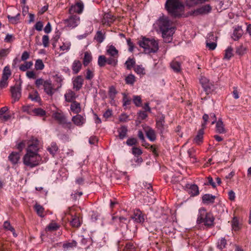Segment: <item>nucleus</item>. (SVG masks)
Wrapping results in <instances>:
<instances>
[{
  "label": "nucleus",
  "mask_w": 251,
  "mask_h": 251,
  "mask_svg": "<svg viewBox=\"0 0 251 251\" xmlns=\"http://www.w3.org/2000/svg\"><path fill=\"white\" fill-rule=\"evenodd\" d=\"M171 68L176 73H179L181 70V64L177 61L173 60L170 64Z\"/></svg>",
  "instance_id": "nucleus-27"
},
{
  "label": "nucleus",
  "mask_w": 251,
  "mask_h": 251,
  "mask_svg": "<svg viewBox=\"0 0 251 251\" xmlns=\"http://www.w3.org/2000/svg\"><path fill=\"white\" fill-rule=\"evenodd\" d=\"M243 30L241 27L238 26L235 28L232 34V38L234 40H238L242 35Z\"/></svg>",
  "instance_id": "nucleus-24"
},
{
  "label": "nucleus",
  "mask_w": 251,
  "mask_h": 251,
  "mask_svg": "<svg viewBox=\"0 0 251 251\" xmlns=\"http://www.w3.org/2000/svg\"><path fill=\"white\" fill-rule=\"evenodd\" d=\"M21 83H16L14 86L10 88L11 97L14 101H18L21 97Z\"/></svg>",
  "instance_id": "nucleus-8"
},
{
  "label": "nucleus",
  "mask_w": 251,
  "mask_h": 251,
  "mask_svg": "<svg viewBox=\"0 0 251 251\" xmlns=\"http://www.w3.org/2000/svg\"><path fill=\"white\" fill-rule=\"evenodd\" d=\"M214 220L213 215L211 213H207L204 208L202 207L199 209L197 224L203 223L207 227H210L213 225Z\"/></svg>",
  "instance_id": "nucleus-4"
},
{
  "label": "nucleus",
  "mask_w": 251,
  "mask_h": 251,
  "mask_svg": "<svg viewBox=\"0 0 251 251\" xmlns=\"http://www.w3.org/2000/svg\"><path fill=\"white\" fill-rule=\"evenodd\" d=\"M82 64L80 61L75 60L72 65V70L74 74H77L81 69Z\"/></svg>",
  "instance_id": "nucleus-25"
},
{
  "label": "nucleus",
  "mask_w": 251,
  "mask_h": 251,
  "mask_svg": "<svg viewBox=\"0 0 251 251\" xmlns=\"http://www.w3.org/2000/svg\"><path fill=\"white\" fill-rule=\"evenodd\" d=\"M68 214H70L72 217V220L71 221V225L72 226L75 227H78L81 225V220L77 215H73V208H69V212H67Z\"/></svg>",
  "instance_id": "nucleus-13"
},
{
  "label": "nucleus",
  "mask_w": 251,
  "mask_h": 251,
  "mask_svg": "<svg viewBox=\"0 0 251 251\" xmlns=\"http://www.w3.org/2000/svg\"><path fill=\"white\" fill-rule=\"evenodd\" d=\"M211 8L209 5H205L198 8L196 11V13L200 14H203L208 13L210 11Z\"/></svg>",
  "instance_id": "nucleus-31"
},
{
  "label": "nucleus",
  "mask_w": 251,
  "mask_h": 251,
  "mask_svg": "<svg viewBox=\"0 0 251 251\" xmlns=\"http://www.w3.org/2000/svg\"><path fill=\"white\" fill-rule=\"evenodd\" d=\"M131 218L138 223H143L145 221L144 215L139 209H136L134 211V214Z\"/></svg>",
  "instance_id": "nucleus-15"
},
{
  "label": "nucleus",
  "mask_w": 251,
  "mask_h": 251,
  "mask_svg": "<svg viewBox=\"0 0 251 251\" xmlns=\"http://www.w3.org/2000/svg\"><path fill=\"white\" fill-rule=\"evenodd\" d=\"M104 38V35L101 31H98L94 38V39L99 43H102Z\"/></svg>",
  "instance_id": "nucleus-41"
},
{
  "label": "nucleus",
  "mask_w": 251,
  "mask_h": 251,
  "mask_svg": "<svg viewBox=\"0 0 251 251\" xmlns=\"http://www.w3.org/2000/svg\"><path fill=\"white\" fill-rule=\"evenodd\" d=\"M118 132L120 139H123L126 136L127 127L126 126H122L118 130Z\"/></svg>",
  "instance_id": "nucleus-34"
},
{
  "label": "nucleus",
  "mask_w": 251,
  "mask_h": 251,
  "mask_svg": "<svg viewBox=\"0 0 251 251\" xmlns=\"http://www.w3.org/2000/svg\"><path fill=\"white\" fill-rule=\"evenodd\" d=\"M84 79L81 75L75 77L73 81V88L75 91H79L82 87Z\"/></svg>",
  "instance_id": "nucleus-14"
},
{
  "label": "nucleus",
  "mask_w": 251,
  "mask_h": 251,
  "mask_svg": "<svg viewBox=\"0 0 251 251\" xmlns=\"http://www.w3.org/2000/svg\"><path fill=\"white\" fill-rule=\"evenodd\" d=\"M66 26L72 29L76 27L80 23V18L77 15H71L68 18L63 21Z\"/></svg>",
  "instance_id": "nucleus-7"
},
{
  "label": "nucleus",
  "mask_w": 251,
  "mask_h": 251,
  "mask_svg": "<svg viewBox=\"0 0 251 251\" xmlns=\"http://www.w3.org/2000/svg\"><path fill=\"white\" fill-rule=\"evenodd\" d=\"M118 63V58L110 56L106 58V63L112 66H116Z\"/></svg>",
  "instance_id": "nucleus-42"
},
{
  "label": "nucleus",
  "mask_w": 251,
  "mask_h": 251,
  "mask_svg": "<svg viewBox=\"0 0 251 251\" xmlns=\"http://www.w3.org/2000/svg\"><path fill=\"white\" fill-rule=\"evenodd\" d=\"M231 226L232 229L234 231H238L240 228L239 221L235 217H233L231 221Z\"/></svg>",
  "instance_id": "nucleus-36"
},
{
  "label": "nucleus",
  "mask_w": 251,
  "mask_h": 251,
  "mask_svg": "<svg viewBox=\"0 0 251 251\" xmlns=\"http://www.w3.org/2000/svg\"><path fill=\"white\" fill-rule=\"evenodd\" d=\"M147 137L151 141H154L156 139V134L155 131L151 128L148 127L146 130Z\"/></svg>",
  "instance_id": "nucleus-23"
},
{
  "label": "nucleus",
  "mask_w": 251,
  "mask_h": 251,
  "mask_svg": "<svg viewBox=\"0 0 251 251\" xmlns=\"http://www.w3.org/2000/svg\"><path fill=\"white\" fill-rule=\"evenodd\" d=\"M9 49H4L0 50V58L6 56L10 52Z\"/></svg>",
  "instance_id": "nucleus-57"
},
{
  "label": "nucleus",
  "mask_w": 251,
  "mask_h": 251,
  "mask_svg": "<svg viewBox=\"0 0 251 251\" xmlns=\"http://www.w3.org/2000/svg\"><path fill=\"white\" fill-rule=\"evenodd\" d=\"M103 20L105 23H111L114 21L112 15L109 13H105L103 16Z\"/></svg>",
  "instance_id": "nucleus-51"
},
{
  "label": "nucleus",
  "mask_w": 251,
  "mask_h": 251,
  "mask_svg": "<svg viewBox=\"0 0 251 251\" xmlns=\"http://www.w3.org/2000/svg\"><path fill=\"white\" fill-rule=\"evenodd\" d=\"M44 68V64L41 59H37L35 64V68L37 70H42Z\"/></svg>",
  "instance_id": "nucleus-46"
},
{
  "label": "nucleus",
  "mask_w": 251,
  "mask_h": 251,
  "mask_svg": "<svg viewBox=\"0 0 251 251\" xmlns=\"http://www.w3.org/2000/svg\"><path fill=\"white\" fill-rule=\"evenodd\" d=\"M70 46H71V43H63V45L61 46L60 47V49L61 50H63V51H65V50H68L70 48Z\"/></svg>",
  "instance_id": "nucleus-62"
},
{
  "label": "nucleus",
  "mask_w": 251,
  "mask_h": 251,
  "mask_svg": "<svg viewBox=\"0 0 251 251\" xmlns=\"http://www.w3.org/2000/svg\"><path fill=\"white\" fill-rule=\"evenodd\" d=\"M138 43L141 47L144 48L146 53H155L158 50V43L153 39L143 37Z\"/></svg>",
  "instance_id": "nucleus-3"
},
{
  "label": "nucleus",
  "mask_w": 251,
  "mask_h": 251,
  "mask_svg": "<svg viewBox=\"0 0 251 251\" xmlns=\"http://www.w3.org/2000/svg\"><path fill=\"white\" fill-rule=\"evenodd\" d=\"M32 65L33 62L32 61H25L20 66L19 69L23 72H25L30 69Z\"/></svg>",
  "instance_id": "nucleus-33"
},
{
  "label": "nucleus",
  "mask_w": 251,
  "mask_h": 251,
  "mask_svg": "<svg viewBox=\"0 0 251 251\" xmlns=\"http://www.w3.org/2000/svg\"><path fill=\"white\" fill-rule=\"evenodd\" d=\"M84 8L83 3L82 1H79L72 5L69 9V13L71 15H74V13L80 14L82 12Z\"/></svg>",
  "instance_id": "nucleus-10"
},
{
  "label": "nucleus",
  "mask_w": 251,
  "mask_h": 251,
  "mask_svg": "<svg viewBox=\"0 0 251 251\" xmlns=\"http://www.w3.org/2000/svg\"><path fill=\"white\" fill-rule=\"evenodd\" d=\"M34 209L35 211H36L37 214L38 216H39L41 217H43L44 216V208L41 205L36 203L34 205Z\"/></svg>",
  "instance_id": "nucleus-37"
},
{
  "label": "nucleus",
  "mask_w": 251,
  "mask_h": 251,
  "mask_svg": "<svg viewBox=\"0 0 251 251\" xmlns=\"http://www.w3.org/2000/svg\"><path fill=\"white\" fill-rule=\"evenodd\" d=\"M203 133V129L201 128L199 130L198 134L194 139V141L195 143L200 144L202 142Z\"/></svg>",
  "instance_id": "nucleus-32"
},
{
  "label": "nucleus",
  "mask_w": 251,
  "mask_h": 251,
  "mask_svg": "<svg viewBox=\"0 0 251 251\" xmlns=\"http://www.w3.org/2000/svg\"><path fill=\"white\" fill-rule=\"evenodd\" d=\"M3 227L5 229L10 230L11 231H14V230L13 227L11 226L10 223L7 221L4 222Z\"/></svg>",
  "instance_id": "nucleus-59"
},
{
  "label": "nucleus",
  "mask_w": 251,
  "mask_h": 251,
  "mask_svg": "<svg viewBox=\"0 0 251 251\" xmlns=\"http://www.w3.org/2000/svg\"><path fill=\"white\" fill-rule=\"evenodd\" d=\"M43 88L45 93L50 96H52L55 91V89L54 88L50 80H46Z\"/></svg>",
  "instance_id": "nucleus-11"
},
{
  "label": "nucleus",
  "mask_w": 251,
  "mask_h": 251,
  "mask_svg": "<svg viewBox=\"0 0 251 251\" xmlns=\"http://www.w3.org/2000/svg\"><path fill=\"white\" fill-rule=\"evenodd\" d=\"M71 110L75 114H78L81 111L80 104L76 101H73L71 104Z\"/></svg>",
  "instance_id": "nucleus-22"
},
{
  "label": "nucleus",
  "mask_w": 251,
  "mask_h": 251,
  "mask_svg": "<svg viewBox=\"0 0 251 251\" xmlns=\"http://www.w3.org/2000/svg\"><path fill=\"white\" fill-rule=\"evenodd\" d=\"M19 16H20V14L18 13L15 16H11L10 15H8L7 16V18H8L9 21L12 24H16L19 20Z\"/></svg>",
  "instance_id": "nucleus-52"
},
{
  "label": "nucleus",
  "mask_w": 251,
  "mask_h": 251,
  "mask_svg": "<svg viewBox=\"0 0 251 251\" xmlns=\"http://www.w3.org/2000/svg\"><path fill=\"white\" fill-rule=\"evenodd\" d=\"M216 197L211 194H205L202 197V202L204 203H213Z\"/></svg>",
  "instance_id": "nucleus-28"
},
{
  "label": "nucleus",
  "mask_w": 251,
  "mask_h": 251,
  "mask_svg": "<svg viewBox=\"0 0 251 251\" xmlns=\"http://www.w3.org/2000/svg\"><path fill=\"white\" fill-rule=\"evenodd\" d=\"M29 98L32 100L38 101L40 100V97L38 94V93L36 92L34 94H30L29 95Z\"/></svg>",
  "instance_id": "nucleus-61"
},
{
  "label": "nucleus",
  "mask_w": 251,
  "mask_h": 251,
  "mask_svg": "<svg viewBox=\"0 0 251 251\" xmlns=\"http://www.w3.org/2000/svg\"><path fill=\"white\" fill-rule=\"evenodd\" d=\"M98 63L100 67H104L106 63V58L105 56L104 55L99 56Z\"/></svg>",
  "instance_id": "nucleus-49"
},
{
  "label": "nucleus",
  "mask_w": 251,
  "mask_h": 251,
  "mask_svg": "<svg viewBox=\"0 0 251 251\" xmlns=\"http://www.w3.org/2000/svg\"><path fill=\"white\" fill-rule=\"evenodd\" d=\"M165 121L164 118L161 117L159 120L156 121V127L157 129L159 131V133L160 134H162L164 132L165 129Z\"/></svg>",
  "instance_id": "nucleus-17"
},
{
  "label": "nucleus",
  "mask_w": 251,
  "mask_h": 251,
  "mask_svg": "<svg viewBox=\"0 0 251 251\" xmlns=\"http://www.w3.org/2000/svg\"><path fill=\"white\" fill-rule=\"evenodd\" d=\"M216 128L217 132L219 133H224L226 132L224 124L221 119H219L216 122Z\"/></svg>",
  "instance_id": "nucleus-30"
},
{
  "label": "nucleus",
  "mask_w": 251,
  "mask_h": 251,
  "mask_svg": "<svg viewBox=\"0 0 251 251\" xmlns=\"http://www.w3.org/2000/svg\"><path fill=\"white\" fill-rule=\"evenodd\" d=\"M15 39V37L12 34H7L4 39V41L6 43H11Z\"/></svg>",
  "instance_id": "nucleus-64"
},
{
  "label": "nucleus",
  "mask_w": 251,
  "mask_h": 251,
  "mask_svg": "<svg viewBox=\"0 0 251 251\" xmlns=\"http://www.w3.org/2000/svg\"><path fill=\"white\" fill-rule=\"evenodd\" d=\"M171 22L167 17L162 16L158 20L159 28L162 36L166 43H170L172 40V36L175 32V28L171 26Z\"/></svg>",
  "instance_id": "nucleus-1"
},
{
  "label": "nucleus",
  "mask_w": 251,
  "mask_h": 251,
  "mask_svg": "<svg viewBox=\"0 0 251 251\" xmlns=\"http://www.w3.org/2000/svg\"><path fill=\"white\" fill-rule=\"evenodd\" d=\"M124 251H136V250L132 243H128L126 244Z\"/></svg>",
  "instance_id": "nucleus-53"
},
{
  "label": "nucleus",
  "mask_w": 251,
  "mask_h": 251,
  "mask_svg": "<svg viewBox=\"0 0 251 251\" xmlns=\"http://www.w3.org/2000/svg\"><path fill=\"white\" fill-rule=\"evenodd\" d=\"M217 37L214 35L213 33H210L208 34V37L207 38L206 41L208 42H216Z\"/></svg>",
  "instance_id": "nucleus-60"
},
{
  "label": "nucleus",
  "mask_w": 251,
  "mask_h": 251,
  "mask_svg": "<svg viewBox=\"0 0 251 251\" xmlns=\"http://www.w3.org/2000/svg\"><path fill=\"white\" fill-rule=\"evenodd\" d=\"M195 151V150L194 148H191V149H189V150H188V151H187V153H188L189 157L193 159V162L196 161V159L195 158V155H194Z\"/></svg>",
  "instance_id": "nucleus-55"
},
{
  "label": "nucleus",
  "mask_w": 251,
  "mask_h": 251,
  "mask_svg": "<svg viewBox=\"0 0 251 251\" xmlns=\"http://www.w3.org/2000/svg\"><path fill=\"white\" fill-rule=\"evenodd\" d=\"M233 49L231 47H228L225 50L224 59L229 60L233 56Z\"/></svg>",
  "instance_id": "nucleus-40"
},
{
  "label": "nucleus",
  "mask_w": 251,
  "mask_h": 251,
  "mask_svg": "<svg viewBox=\"0 0 251 251\" xmlns=\"http://www.w3.org/2000/svg\"><path fill=\"white\" fill-rule=\"evenodd\" d=\"M135 72L138 75H143L146 74L145 68L142 65H137L134 68Z\"/></svg>",
  "instance_id": "nucleus-44"
},
{
  "label": "nucleus",
  "mask_w": 251,
  "mask_h": 251,
  "mask_svg": "<svg viewBox=\"0 0 251 251\" xmlns=\"http://www.w3.org/2000/svg\"><path fill=\"white\" fill-rule=\"evenodd\" d=\"M203 90L205 92L206 95H208L210 93L213 89V84L212 82L209 81L206 85H204L203 87Z\"/></svg>",
  "instance_id": "nucleus-39"
},
{
  "label": "nucleus",
  "mask_w": 251,
  "mask_h": 251,
  "mask_svg": "<svg viewBox=\"0 0 251 251\" xmlns=\"http://www.w3.org/2000/svg\"><path fill=\"white\" fill-rule=\"evenodd\" d=\"M41 160V156L38 153L33 152H26L23 157L24 164L30 168L38 166Z\"/></svg>",
  "instance_id": "nucleus-5"
},
{
  "label": "nucleus",
  "mask_w": 251,
  "mask_h": 251,
  "mask_svg": "<svg viewBox=\"0 0 251 251\" xmlns=\"http://www.w3.org/2000/svg\"><path fill=\"white\" fill-rule=\"evenodd\" d=\"M106 52L107 54L110 56H113L117 58L118 57V50L113 45H110L107 47Z\"/></svg>",
  "instance_id": "nucleus-20"
},
{
  "label": "nucleus",
  "mask_w": 251,
  "mask_h": 251,
  "mask_svg": "<svg viewBox=\"0 0 251 251\" xmlns=\"http://www.w3.org/2000/svg\"><path fill=\"white\" fill-rule=\"evenodd\" d=\"M247 50V47L242 44L236 48V53L241 56L246 53Z\"/></svg>",
  "instance_id": "nucleus-29"
},
{
  "label": "nucleus",
  "mask_w": 251,
  "mask_h": 251,
  "mask_svg": "<svg viewBox=\"0 0 251 251\" xmlns=\"http://www.w3.org/2000/svg\"><path fill=\"white\" fill-rule=\"evenodd\" d=\"M42 43H43V46L45 48L48 47L49 46V37L48 35H45L43 36Z\"/></svg>",
  "instance_id": "nucleus-54"
},
{
  "label": "nucleus",
  "mask_w": 251,
  "mask_h": 251,
  "mask_svg": "<svg viewBox=\"0 0 251 251\" xmlns=\"http://www.w3.org/2000/svg\"><path fill=\"white\" fill-rule=\"evenodd\" d=\"M125 81L126 84L133 85L135 81V77L132 74H129L125 78Z\"/></svg>",
  "instance_id": "nucleus-43"
},
{
  "label": "nucleus",
  "mask_w": 251,
  "mask_h": 251,
  "mask_svg": "<svg viewBox=\"0 0 251 251\" xmlns=\"http://www.w3.org/2000/svg\"><path fill=\"white\" fill-rule=\"evenodd\" d=\"M37 142L38 141L36 140L35 143L30 144L26 149V152L38 153L37 152L39 148Z\"/></svg>",
  "instance_id": "nucleus-26"
},
{
  "label": "nucleus",
  "mask_w": 251,
  "mask_h": 251,
  "mask_svg": "<svg viewBox=\"0 0 251 251\" xmlns=\"http://www.w3.org/2000/svg\"><path fill=\"white\" fill-rule=\"evenodd\" d=\"M92 60V55L90 53L88 52V51H86L84 53V57L83 58V65L85 66H87L89 63Z\"/></svg>",
  "instance_id": "nucleus-38"
},
{
  "label": "nucleus",
  "mask_w": 251,
  "mask_h": 251,
  "mask_svg": "<svg viewBox=\"0 0 251 251\" xmlns=\"http://www.w3.org/2000/svg\"><path fill=\"white\" fill-rule=\"evenodd\" d=\"M226 240L225 239V238H221V239H220L218 242L217 247L219 249L222 250L226 247Z\"/></svg>",
  "instance_id": "nucleus-47"
},
{
  "label": "nucleus",
  "mask_w": 251,
  "mask_h": 251,
  "mask_svg": "<svg viewBox=\"0 0 251 251\" xmlns=\"http://www.w3.org/2000/svg\"><path fill=\"white\" fill-rule=\"evenodd\" d=\"M72 122L78 126H81L86 122V119L82 115L77 114L72 117Z\"/></svg>",
  "instance_id": "nucleus-16"
},
{
  "label": "nucleus",
  "mask_w": 251,
  "mask_h": 251,
  "mask_svg": "<svg viewBox=\"0 0 251 251\" xmlns=\"http://www.w3.org/2000/svg\"><path fill=\"white\" fill-rule=\"evenodd\" d=\"M9 160L13 164H16L20 158V153L18 152H12L8 156Z\"/></svg>",
  "instance_id": "nucleus-19"
},
{
  "label": "nucleus",
  "mask_w": 251,
  "mask_h": 251,
  "mask_svg": "<svg viewBox=\"0 0 251 251\" xmlns=\"http://www.w3.org/2000/svg\"><path fill=\"white\" fill-rule=\"evenodd\" d=\"M52 117L57 121L59 124L66 125L69 127L71 126V123L67 121L66 117L63 113L55 112L53 114Z\"/></svg>",
  "instance_id": "nucleus-9"
},
{
  "label": "nucleus",
  "mask_w": 251,
  "mask_h": 251,
  "mask_svg": "<svg viewBox=\"0 0 251 251\" xmlns=\"http://www.w3.org/2000/svg\"><path fill=\"white\" fill-rule=\"evenodd\" d=\"M165 8L171 16L176 17L180 15L184 6L180 0H167Z\"/></svg>",
  "instance_id": "nucleus-2"
},
{
  "label": "nucleus",
  "mask_w": 251,
  "mask_h": 251,
  "mask_svg": "<svg viewBox=\"0 0 251 251\" xmlns=\"http://www.w3.org/2000/svg\"><path fill=\"white\" fill-rule=\"evenodd\" d=\"M127 220L124 217L112 216L111 223L120 226H127Z\"/></svg>",
  "instance_id": "nucleus-12"
},
{
  "label": "nucleus",
  "mask_w": 251,
  "mask_h": 251,
  "mask_svg": "<svg viewBox=\"0 0 251 251\" xmlns=\"http://www.w3.org/2000/svg\"><path fill=\"white\" fill-rule=\"evenodd\" d=\"M206 47L209 48L210 50H214L217 44L216 42L212 41V42H208L206 41Z\"/></svg>",
  "instance_id": "nucleus-56"
},
{
  "label": "nucleus",
  "mask_w": 251,
  "mask_h": 251,
  "mask_svg": "<svg viewBox=\"0 0 251 251\" xmlns=\"http://www.w3.org/2000/svg\"><path fill=\"white\" fill-rule=\"evenodd\" d=\"M11 75V71L8 66H5L2 71V75L0 79V89H3L8 86V79Z\"/></svg>",
  "instance_id": "nucleus-6"
},
{
  "label": "nucleus",
  "mask_w": 251,
  "mask_h": 251,
  "mask_svg": "<svg viewBox=\"0 0 251 251\" xmlns=\"http://www.w3.org/2000/svg\"><path fill=\"white\" fill-rule=\"evenodd\" d=\"M76 97L75 93L71 90H69L65 94L66 101L69 102L75 101L74 100L75 99Z\"/></svg>",
  "instance_id": "nucleus-21"
},
{
  "label": "nucleus",
  "mask_w": 251,
  "mask_h": 251,
  "mask_svg": "<svg viewBox=\"0 0 251 251\" xmlns=\"http://www.w3.org/2000/svg\"><path fill=\"white\" fill-rule=\"evenodd\" d=\"M126 143L127 145L131 146L137 143V140L134 138H129L127 140Z\"/></svg>",
  "instance_id": "nucleus-63"
},
{
  "label": "nucleus",
  "mask_w": 251,
  "mask_h": 251,
  "mask_svg": "<svg viewBox=\"0 0 251 251\" xmlns=\"http://www.w3.org/2000/svg\"><path fill=\"white\" fill-rule=\"evenodd\" d=\"M133 101L136 106H140L141 105L142 103V100L141 97L139 96H133Z\"/></svg>",
  "instance_id": "nucleus-50"
},
{
  "label": "nucleus",
  "mask_w": 251,
  "mask_h": 251,
  "mask_svg": "<svg viewBox=\"0 0 251 251\" xmlns=\"http://www.w3.org/2000/svg\"><path fill=\"white\" fill-rule=\"evenodd\" d=\"M135 61L134 59L128 58L126 62L125 65L127 69L130 70L132 67L135 65Z\"/></svg>",
  "instance_id": "nucleus-48"
},
{
  "label": "nucleus",
  "mask_w": 251,
  "mask_h": 251,
  "mask_svg": "<svg viewBox=\"0 0 251 251\" xmlns=\"http://www.w3.org/2000/svg\"><path fill=\"white\" fill-rule=\"evenodd\" d=\"M58 227L59 226L57 224L55 223H51L47 226L46 230L50 231H55L56 230Z\"/></svg>",
  "instance_id": "nucleus-45"
},
{
  "label": "nucleus",
  "mask_w": 251,
  "mask_h": 251,
  "mask_svg": "<svg viewBox=\"0 0 251 251\" xmlns=\"http://www.w3.org/2000/svg\"><path fill=\"white\" fill-rule=\"evenodd\" d=\"M58 148L56 144L54 142L51 143L50 145L48 147L47 150L50 154L54 155L58 151Z\"/></svg>",
  "instance_id": "nucleus-35"
},
{
  "label": "nucleus",
  "mask_w": 251,
  "mask_h": 251,
  "mask_svg": "<svg viewBox=\"0 0 251 251\" xmlns=\"http://www.w3.org/2000/svg\"><path fill=\"white\" fill-rule=\"evenodd\" d=\"M188 192L191 196H195L199 194L198 186L196 184L188 185Z\"/></svg>",
  "instance_id": "nucleus-18"
},
{
  "label": "nucleus",
  "mask_w": 251,
  "mask_h": 251,
  "mask_svg": "<svg viewBox=\"0 0 251 251\" xmlns=\"http://www.w3.org/2000/svg\"><path fill=\"white\" fill-rule=\"evenodd\" d=\"M46 82V80H44L43 78H38L36 79L35 82V84L36 86L38 88H39L41 86H44V83Z\"/></svg>",
  "instance_id": "nucleus-58"
}]
</instances>
